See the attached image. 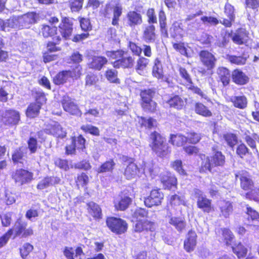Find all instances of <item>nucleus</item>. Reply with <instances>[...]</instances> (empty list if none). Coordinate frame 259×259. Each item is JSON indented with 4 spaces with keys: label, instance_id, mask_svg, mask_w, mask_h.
Returning <instances> with one entry per match:
<instances>
[{
    "label": "nucleus",
    "instance_id": "obj_1",
    "mask_svg": "<svg viewBox=\"0 0 259 259\" xmlns=\"http://www.w3.org/2000/svg\"><path fill=\"white\" fill-rule=\"evenodd\" d=\"M149 147L153 153L157 157L164 158L171 153V148L166 142V139L159 132L154 131L148 136Z\"/></svg>",
    "mask_w": 259,
    "mask_h": 259
},
{
    "label": "nucleus",
    "instance_id": "obj_2",
    "mask_svg": "<svg viewBox=\"0 0 259 259\" xmlns=\"http://www.w3.org/2000/svg\"><path fill=\"white\" fill-rule=\"evenodd\" d=\"M212 153L210 156H206L203 153L199 154V157L202 161L199 167L200 173L204 174L212 172V168L214 167L223 166L226 162L225 156L218 150L215 147L211 148Z\"/></svg>",
    "mask_w": 259,
    "mask_h": 259
},
{
    "label": "nucleus",
    "instance_id": "obj_3",
    "mask_svg": "<svg viewBox=\"0 0 259 259\" xmlns=\"http://www.w3.org/2000/svg\"><path fill=\"white\" fill-rule=\"evenodd\" d=\"M127 52L121 49L106 52V55L109 60H114L111 62V64L116 69L131 68L133 67L135 63L134 58L130 55L127 56Z\"/></svg>",
    "mask_w": 259,
    "mask_h": 259
},
{
    "label": "nucleus",
    "instance_id": "obj_4",
    "mask_svg": "<svg viewBox=\"0 0 259 259\" xmlns=\"http://www.w3.org/2000/svg\"><path fill=\"white\" fill-rule=\"evenodd\" d=\"M155 88L141 90L140 92V104L142 110L148 113H155L157 110V104L153 99L155 96Z\"/></svg>",
    "mask_w": 259,
    "mask_h": 259
},
{
    "label": "nucleus",
    "instance_id": "obj_5",
    "mask_svg": "<svg viewBox=\"0 0 259 259\" xmlns=\"http://www.w3.org/2000/svg\"><path fill=\"white\" fill-rule=\"evenodd\" d=\"M32 95L35 101L28 105L25 112L26 116L30 118H35L39 115L42 105L47 101L46 95L42 91H32Z\"/></svg>",
    "mask_w": 259,
    "mask_h": 259
},
{
    "label": "nucleus",
    "instance_id": "obj_6",
    "mask_svg": "<svg viewBox=\"0 0 259 259\" xmlns=\"http://www.w3.org/2000/svg\"><path fill=\"white\" fill-rule=\"evenodd\" d=\"M194 195L196 198V206L204 214L209 215L215 211V207L211 199L208 198L203 192L196 189Z\"/></svg>",
    "mask_w": 259,
    "mask_h": 259
},
{
    "label": "nucleus",
    "instance_id": "obj_7",
    "mask_svg": "<svg viewBox=\"0 0 259 259\" xmlns=\"http://www.w3.org/2000/svg\"><path fill=\"white\" fill-rule=\"evenodd\" d=\"M59 22V19L57 17H52L50 19V52L59 50L58 45L61 40V37L57 26Z\"/></svg>",
    "mask_w": 259,
    "mask_h": 259
},
{
    "label": "nucleus",
    "instance_id": "obj_8",
    "mask_svg": "<svg viewBox=\"0 0 259 259\" xmlns=\"http://www.w3.org/2000/svg\"><path fill=\"white\" fill-rule=\"evenodd\" d=\"M106 224L108 229L116 235L125 233L128 228L127 223L125 220L115 217H107Z\"/></svg>",
    "mask_w": 259,
    "mask_h": 259
},
{
    "label": "nucleus",
    "instance_id": "obj_9",
    "mask_svg": "<svg viewBox=\"0 0 259 259\" xmlns=\"http://www.w3.org/2000/svg\"><path fill=\"white\" fill-rule=\"evenodd\" d=\"M164 194L160 188L154 187L151 190L148 196L144 197V203L148 208L161 205L164 200Z\"/></svg>",
    "mask_w": 259,
    "mask_h": 259
},
{
    "label": "nucleus",
    "instance_id": "obj_10",
    "mask_svg": "<svg viewBox=\"0 0 259 259\" xmlns=\"http://www.w3.org/2000/svg\"><path fill=\"white\" fill-rule=\"evenodd\" d=\"M11 177L15 184L23 186L32 181L33 174L27 169L19 168L12 172Z\"/></svg>",
    "mask_w": 259,
    "mask_h": 259
},
{
    "label": "nucleus",
    "instance_id": "obj_11",
    "mask_svg": "<svg viewBox=\"0 0 259 259\" xmlns=\"http://www.w3.org/2000/svg\"><path fill=\"white\" fill-rule=\"evenodd\" d=\"M63 110L69 115L80 117L82 112L74 100L67 95H64L61 100Z\"/></svg>",
    "mask_w": 259,
    "mask_h": 259
},
{
    "label": "nucleus",
    "instance_id": "obj_12",
    "mask_svg": "<svg viewBox=\"0 0 259 259\" xmlns=\"http://www.w3.org/2000/svg\"><path fill=\"white\" fill-rule=\"evenodd\" d=\"M70 140L71 143L65 148L66 155H74L76 150L83 151L85 149L86 140L82 135L72 136Z\"/></svg>",
    "mask_w": 259,
    "mask_h": 259
},
{
    "label": "nucleus",
    "instance_id": "obj_13",
    "mask_svg": "<svg viewBox=\"0 0 259 259\" xmlns=\"http://www.w3.org/2000/svg\"><path fill=\"white\" fill-rule=\"evenodd\" d=\"M74 20V19L72 17H62L61 22L58 25L60 35L66 40L70 39L73 34Z\"/></svg>",
    "mask_w": 259,
    "mask_h": 259
},
{
    "label": "nucleus",
    "instance_id": "obj_14",
    "mask_svg": "<svg viewBox=\"0 0 259 259\" xmlns=\"http://www.w3.org/2000/svg\"><path fill=\"white\" fill-rule=\"evenodd\" d=\"M14 236L21 238H27L33 234V230L31 227H28V224L21 218L16 220L15 228L13 229Z\"/></svg>",
    "mask_w": 259,
    "mask_h": 259
},
{
    "label": "nucleus",
    "instance_id": "obj_15",
    "mask_svg": "<svg viewBox=\"0 0 259 259\" xmlns=\"http://www.w3.org/2000/svg\"><path fill=\"white\" fill-rule=\"evenodd\" d=\"M155 230V223L147 219L136 222L134 226L135 232H144L146 234H149L151 239L154 237Z\"/></svg>",
    "mask_w": 259,
    "mask_h": 259
},
{
    "label": "nucleus",
    "instance_id": "obj_16",
    "mask_svg": "<svg viewBox=\"0 0 259 259\" xmlns=\"http://www.w3.org/2000/svg\"><path fill=\"white\" fill-rule=\"evenodd\" d=\"M159 181L164 190H175L178 188L177 178L170 171L161 174L159 176Z\"/></svg>",
    "mask_w": 259,
    "mask_h": 259
},
{
    "label": "nucleus",
    "instance_id": "obj_17",
    "mask_svg": "<svg viewBox=\"0 0 259 259\" xmlns=\"http://www.w3.org/2000/svg\"><path fill=\"white\" fill-rule=\"evenodd\" d=\"M235 178L239 179L240 182V187L244 191H250L254 187V182L251 179L249 173L245 170H241L237 171L235 175Z\"/></svg>",
    "mask_w": 259,
    "mask_h": 259
},
{
    "label": "nucleus",
    "instance_id": "obj_18",
    "mask_svg": "<svg viewBox=\"0 0 259 259\" xmlns=\"http://www.w3.org/2000/svg\"><path fill=\"white\" fill-rule=\"evenodd\" d=\"M200 60L208 71L212 70L215 67L217 59L214 55L206 50H201L199 53Z\"/></svg>",
    "mask_w": 259,
    "mask_h": 259
},
{
    "label": "nucleus",
    "instance_id": "obj_19",
    "mask_svg": "<svg viewBox=\"0 0 259 259\" xmlns=\"http://www.w3.org/2000/svg\"><path fill=\"white\" fill-rule=\"evenodd\" d=\"M224 12L228 18H223L222 20L220 21V23L226 28H230L235 20V9L228 0L227 1L224 6Z\"/></svg>",
    "mask_w": 259,
    "mask_h": 259
},
{
    "label": "nucleus",
    "instance_id": "obj_20",
    "mask_svg": "<svg viewBox=\"0 0 259 259\" xmlns=\"http://www.w3.org/2000/svg\"><path fill=\"white\" fill-rule=\"evenodd\" d=\"M217 236L219 242L223 243L227 246H231L235 240V236L233 232L226 227L219 229Z\"/></svg>",
    "mask_w": 259,
    "mask_h": 259
},
{
    "label": "nucleus",
    "instance_id": "obj_21",
    "mask_svg": "<svg viewBox=\"0 0 259 259\" xmlns=\"http://www.w3.org/2000/svg\"><path fill=\"white\" fill-rule=\"evenodd\" d=\"M128 47L133 54L135 56H141L143 51L145 57L151 58L152 56V48L150 45H143L142 49L138 44L130 41L128 44Z\"/></svg>",
    "mask_w": 259,
    "mask_h": 259
},
{
    "label": "nucleus",
    "instance_id": "obj_22",
    "mask_svg": "<svg viewBox=\"0 0 259 259\" xmlns=\"http://www.w3.org/2000/svg\"><path fill=\"white\" fill-rule=\"evenodd\" d=\"M3 119L5 125L10 126L18 124L20 120L19 111L14 109H8L5 111Z\"/></svg>",
    "mask_w": 259,
    "mask_h": 259
},
{
    "label": "nucleus",
    "instance_id": "obj_23",
    "mask_svg": "<svg viewBox=\"0 0 259 259\" xmlns=\"http://www.w3.org/2000/svg\"><path fill=\"white\" fill-rule=\"evenodd\" d=\"M197 235L193 230H190L184 241V249L187 252L190 253L193 251L197 243Z\"/></svg>",
    "mask_w": 259,
    "mask_h": 259
},
{
    "label": "nucleus",
    "instance_id": "obj_24",
    "mask_svg": "<svg viewBox=\"0 0 259 259\" xmlns=\"http://www.w3.org/2000/svg\"><path fill=\"white\" fill-rule=\"evenodd\" d=\"M87 210L88 216L94 220L99 221L103 218L101 206L95 202L90 201L87 203Z\"/></svg>",
    "mask_w": 259,
    "mask_h": 259
},
{
    "label": "nucleus",
    "instance_id": "obj_25",
    "mask_svg": "<svg viewBox=\"0 0 259 259\" xmlns=\"http://www.w3.org/2000/svg\"><path fill=\"white\" fill-rule=\"evenodd\" d=\"M217 81L221 82L223 87L229 85L231 79L230 70L227 67L220 66L217 69Z\"/></svg>",
    "mask_w": 259,
    "mask_h": 259
},
{
    "label": "nucleus",
    "instance_id": "obj_26",
    "mask_svg": "<svg viewBox=\"0 0 259 259\" xmlns=\"http://www.w3.org/2000/svg\"><path fill=\"white\" fill-rule=\"evenodd\" d=\"M127 24L131 27H135L143 23L142 14L138 11H130L126 15Z\"/></svg>",
    "mask_w": 259,
    "mask_h": 259
},
{
    "label": "nucleus",
    "instance_id": "obj_27",
    "mask_svg": "<svg viewBox=\"0 0 259 259\" xmlns=\"http://www.w3.org/2000/svg\"><path fill=\"white\" fill-rule=\"evenodd\" d=\"M231 79L233 82L238 85H244L248 83L249 78L241 70L236 68L232 71Z\"/></svg>",
    "mask_w": 259,
    "mask_h": 259
},
{
    "label": "nucleus",
    "instance_id": "obj_28",
    "mask_svg": "<svg viewBox=\"0 0 259 259\" xmlns=\"http://www.w3.org/2000/svg\"><path fill=\"white\" fill-rule=\"evenodd\" d=\"M132 202V199L128 196L119 195L118 198L114 200V207L117 211H124L129 207Z\"/></svg>",
    "mask_w": 259,
    "mask_h": 259
},
{
    "label": "nucleus",
    "instance_id": "obj_29",
    "mask_svg": "<svg viewBox=\"0 0 259 259\" xmlns=\"http://www.w3.org/2000/svg\"><path fill=\"white\" fill-rule=\"evenodd\" d=\"M248 32L243 28H238L231 37L233 42L237 45H243L247 41Z\"/></svg>",
    "mask_w": 259,
    "mask_h": 259
},
{
    "label": "nucleus",
    "instance_id": "obj_30",
    "mask_svg": "<svg viewBox=\"0 0 259 259\" xmlns=\"http://www.w3.org/2000/svg\"><path fill=\"white\" fill-rule=\"evenodd\" d=\"M157 38L156 27L153 24L145 26L142 32V39L146 42H153Z\"/></svg>",
    "mask_w": 259,
    "mask_h": 259
},
{
    "label": "nucleus",
    "instance_id": "obj_31",
    "mask_svg": "<svg viewBox=\"0 0 259 259\" xmlns=\"http://www.w3.org/2000/svg\"><path fill=\"white\" fill-rule=\"evenodd\" d=\"M26 152L25 151V148L22 146L18 147L12 152V160L14 164L23 165L26 161Z\"/></svg>",
    "mask_w": 259,
    "mask_h": 259
},
{
    "label": "nucleus",
    "instance_id": "obj_32",
    "mask_svg": "<svg viewBox=\"0 0 259 259\" xmlns=\"http://www.w3.org/2000/svg\"><path fill=\"white\" fill-rule=\"evenodd\" d=\"M170 108L180 110L185 107V102L178 95H172L168 100L165 101Z\"/></svg>",
    "mask_w": 259,
    "mask_h": 259
},
{
    "label": "nucleus",
    "instance_id": "obj_33",
    "mask_svg": "<svg viewBox=\"0 0 259 259\" xmlns=\"http://www.w3.org/2000/svg\"><path fill=\"white\" fill-rule=\"evenodd\" d=\"M168 217L169 224L174 226L180 233L185 230L187 223L184 217H174L170 214Z\"/></svg>",
    "mask_w": 259,
    "mask_h": 259
},
{
    "label": "nucleus",
    "instance_id": "obj_34",
    "mask_svg": "<svg viewBox=\"0 0 259 259\" xmlns=\"http://www.w3.org/2000/svg\"><path fill=\"white\" fill-rule=\"evenodd\" d=\"M108 63L107 59L102 56H94L88 64L90 68L95 70L100 71Z\"/></svg>",
    "mask_w": 259,
    "mask_h": 259
},
{
    "label": "nucleus",
    "instance_id": "obj_35",
    "mask_svg": "<svg viewBox=\"0 0 259 259\" xmlns=\"http://www.w3.org/2000/svg\"><path fill=\"white\" fill-rule=\"evenodd\" d=\"M233 252L236 255L238 259H251L252 257L247 256V248L241 242H239L231 247Z\"/></svg>",
    "mask_w": 259,
    "mask_h": 259
},
{
    "label": "nucleus",
    "instance_id": "obj_36",
    "mask_svg": "<svg viewBox=\"0 0 259 259\" xmlns=\"http://www.w3.org/2000/svg\"><path fill=\"white\" fill-rule=\"evenodd\" d=\"M152 76L157 79H162L164 78L163 66L160 59L156 57L153 61L152 68Z\"/></svg>",
    "mask_w": 259,
    "mask_h": 259
},
{
    "label": "nucleus",
    "instance_id": "obj_37",
    "mask_svg": "<svg viewBox=\"0 0 259 259\" xmlns=\"http://www.w3.org/2000/svg\"><path fill=\"white\" fill-rule=\"evenodd\" d=\"M158 20L161 35L165 38H168L169 35L167 27V18L165 12L162 9L158 12Z\"/></svg>",
    "mask_w": 259,
    "mask_h": 259
},
{
    "label": "nucleus",
    "instance_id": "obj_38",
    "mask_svg": "<svg viewBox=\"0 0 259 259\" xmlns=\"http://www.w3.org/2000/svg\"><path fill=\"white\" fill-rule=\"evenodd\" d=\"M186 136L180 133L170 134L168 142L174 146H184L186 144Z\"/></svg>",
    "mask_w": 259,
    "mask_h": 259
},
{
    "label": "nucleus",
    "instance_id": "obj_39",
    "mask_svg": "<svg viewBox=\"0 0 259 259\" xmlns=\"http://www.w3.org/2000/svg\"><path fill=\"white\" fill-rule=\"evenodd\" d=\"M230 101L233 106L240 109L246 108L248 105V100L244 95L232 96L230 99Z\"/></svg>",
    "mask_w": 259,
    "mask_h": 259
},
{
    "label": "nucleus",
    "instance_id": "obj_40",
    "mask_svg": "<svg viewBox=\"0 0 259 259\" xmlns=\"http://www.w3.org/2000/svg\"><path fill=\"white\" fill-rule=\"evenodd\" d=\"M195 112L204 117H210L212 116V113L208 107L200 102H196L194 105Z\"/></svg>",
    "mask_w": 259,
    "mask_h": 259
},
{
    "label": "nucleus",
    "instance_id": "obj_41",
    "mask_svg": "<svg viewBox=\"0 0 259 259\" xmlns=\"http://www.w3.org/2000/svg\"><path fill=\"white\" fill-rule=\"evenodd\" d=\"M137 60L135 69L138 73L142 74L149 65L150 61L148 57L142 56H138Z\"/></svg>",
    "mask_w": 259,
    "mask_h": 259
},
{
    "label": "nucleus",
    "instance_id": "obj_42",
    "mask_svg": "<svg viewBox=\"0 0 259 259\" xmlns=\"http://www.w3.org/2000/svg\"><path fill=\"white\" fill-rule=\"evenodd\" d=\"M37 14L34 12H28L21 16L19 22L25 27L36 22Z\"/></svg>",
    "mask_w": 259,
    "mask_h": 259
},
{
    "label": "nucleus",
    "instance_id": "obj_43",
    "mask_svg": "<svg viewBox=\"0 0 259 259\" xmlns=\"http://www.w3.org/2000/svg\"><path fill=\"white\" fill-rule=\"evenodd\" d=\"M220 216L228 218L233 210L232 203L230 201L223 200L219 207Z\"/></svg>",
    "mask_w": 259,
    "mask_h": 259
},
{
    "label": "nucleus",
    "instance_id": "obj_44",
    "mask_svg": "<svg viewBox=\"0 0 259 259\" xmlns=\"http://www.w3.org/2000/svg\"><path fill=\"white\" fill-rule=\"evenodd\" d=\"M113 17L112 18L111 24L113 26H118L120 18L122 14V7L119 3L116 4L112 9Z\"/></svg>",
    "mask_w": 259,
    "mask_h": 259
},
{
    "label": "nucleus",
    "instance_id": "obj_45",
    "mask_svg": "<svg viewBox=\"0 0 259 259\" xmlns=\"http://www.w3.org/2000/svg\"><path fill=\"white\" fill-rule=\"evenodd\" d=\"M202 134L200 133L191 131L187 133L186 136V144L196 145L199 143L202 139Z\"/></svg>",
    "mask_w": 259,
    "mask_h": 259
},
{
    "label": "nucleus",
    "instance_id": "obj_46",
    "mask_svg": "<svg viewBox=\"0 0 259 259\" xmlns=\"http://www.w3.org/2000/svg\"><path fill=\"white\" fill-rule=\"evenodd\" d=\"M50 133L57 139H63L66 137V132L59 124L51 126Z\"/></svg>",
    "mask_w": 259,
    "mask_h": 259
},
{
    "label": "nucleus",
    "instance_id": "obj_47",
    "mask_svg": "<svg viewBox=\"0 0 259 259\" xmlns=\"http://www.w3.org/2000/svg\"><path fill=\"white\" fill-rule=\"evenodd\" d=\"M89 177L88 175L82 172L77 175L75 178V184L78 189L86 186L89 183Z\"/></svg>",
    "mask_w": 259,
    "mask_h": 259
},
{
    "label": "nucleus",
    "instance_id": "obj_48",
    "mask_svg": "<svg viewBox=\"0 0 259 259\" xmlns=\"http://www.w3.org/2000/svg\"><path fill=\"white\" fill-rule=\"evenodd\" d=\"M77 19L79 21L80 28L83 32L89 33L90 31L92 30L93 26L89 18L78 16Z\"/></svg>",
    "mask_w": 259,
    "mask_h": 259
},
{
    "label": "nucleus",
    "instance_id": "obj_49",
    "mask_svg": "<svg viewBox=\"0 0 259 259\" xmlns=\"http://www.w3.org/2000/svg\"><path fill=\"white\" fill-rule=\"evenodd\" d=\"M138 172L139 168L135 163H129L125 167L123 174L127 179H131L134 178Z\"/></svg>",
    "mask_w": 259,
    "mask_h": 259
},
{
    "label": "nucleus",
    "instance_id": "obj_50",
    "mask_svg": "<svg viewBox=\"0 0 259 259\" xmlns=\"http://www.w3.org/2000/svg\"><path fill=\"white\" fill-rule=\"evenodd\" d=\"M170 167L177 173L182 176H187V173L184 169L183 162L181 159H176L171 162Z\"/></svg>",
    "mask_w": 259,
    "mask_h": 259
},
{
    "label": "nucleus",
    "instance_id": "obj_51",
    "mask_svg": "<svg viewBox=\"0 0 259 259\" xmlns=\"http://www.w3.org/2000/svg\"><path fill=\"white\" fill-rule=\"evenodd\" d=\"M117 75V71L112 69H107L105 72V77L110 83H120V81Z\"/></svg>",
    "mask_w": 259,
    "mask_h": 259
},
{
    "label": "nucleus",
    "instance_id": "obj_52",
    "mask_svg": "<svg viewBox=\"0 0 259 259\" xmlns=\"http://www.w3.org/2000/svg\"><path fill=\"white\" fill-rule=\"evenodd\" d=\"M132 217L136 222L144 220V219H146L148 217V211L145 208H138L134 211Z\"/></svg>",
    "mask_w": 259,
    "mask_h": 259
},
{
    "label": "nucleus",
    "instance_id": "obj_53",
    "mask_svg": "<svg viewBox=\"0 0 259 259\" xmlns=\"http://www.w3.org/2000/svg\"><path fill=\"white\" fill-rule=\"evenodd\" d=\"M247 220L251 222H259V213L248 204L246 205Z\"/></svg>",
    "mask_w": 259,
    "mask_h": 259
},
{
    "label": "nucleus",
    "instance_id": "obj_54",
    "mask_svg": "<svg viewBox=\"0 0 259 259\" xmlns=\"http://www.w3.org/2000/svg\"><path fill=\"white\" fill-rule=\"evenodd\" d=\"M227 59L231 64L239 66L245 65L247 61V58L242 56L227 55Z\"/></svg>",
    "mask_w": 259,
    "mask_h": 259
},
{
    "label": "nucleus",
    "instance_id": "obj_55",
    "mask_svg": "<svg viewBox=\"0 0 259 259\" xmlns=\"http://www.w3.org/2000/svg\"><path fill=\"white\" fill-rule=\"evenodd\" d=\"M223 138L227 143L228 146L233 148L238 142L237 136L232 133H226L223 135Z\"/></svg>",
    "mask_w": 259,
    "mask_h": 259
},
{
    "label": "nucleus",
    "instance_id": "obj_56",
    "mask_svg": "<svg viewBox=\"0 0 259 259\" xmlns=\"http://www.w3.org/2000/svg\"><path fill=\"white\" fill-rule=\"evenodd\" d=\"M182 24L177 21H174L169 28L170 37L176 38L180 35L181 30H182Z\"/></svg>",
    "mask_w": 259,
    "mask_h": 259
},
{
    "label": "nucleus",
    "instance_id": "obj_57",
    "mask_svg": "<svg viewBox=\"0 0 259 259\" xmlns=\"http://www.w3.org/2000/svg\"><path fill=\"white\" fill-rule=\"evenodd\" d=\"M236 154L239 157L243 158L248 155H251V153L244 143H241L236 147Z\"/></svg>",
    "mask_w": 259,
    "mask_h": 259
},
{
    "label": "nucleus",
    "instance_id": "obj_58",
    "mask_svg": "<svg viewBox=\"0 0 259 259\" xmlns=\"http://www.w3.org/2000/svg\"><path fill=\"white\" fill-rule=\"evenodd\" d=\"M68 78L67 70H63L58 72L53 78V82L57 85L62 84L66 82Z\"/></svg>",
    "mask_w": 259,
    "mask_h": 259
},
{
    "label": "nucleus",
    "instance_id": "obj_59",
    "mask_svg": "<svg viewBox=\"0 0 259 259\" xmlns=\"http://www.w3.org/2000/svg\"><path fill=\"white\" fill-rule=\"evenodd\" d=\"M115 163L113 159H110L103 163L99 167L98 172L99 173H103L106 172H111L114 169Z\"/></svg>",
    "mask_w": 259,
    "mask_h": 259
},
{
    "label": "nucleus",
    "instance_id": "obj_60",
    "mask_svg": "<svg viewBox=\"0 0 259 259\" xmlns=\"http://www.w3.org/2000/svg\"><path fill=\"white\" fill-rule=\"evenodd\" d=\"M68 76L73 79H77L82 74V68L79 65H76L71 70H67Z\"/></svg>",
    "mask_w": 259,
    "mask_h": 259
},
{
    "label": "nucleus",
    "instance_id": "obj_61",
    "mask_svg": "<svg viewBox=\"0 0 259 259\" xmlns=\"http://www.w3.org/2000/svg\"><path fill=\"white\" fill-rule=\"evenodd\" d=\"M80 129L85 133H89L94 136L100 135V130L97 126L91 124H84L80 126Z\"/></svg>",
    "mask_w": 259,
    "mask_h": 259
},
{
    "label": "nucleus",
    "instance_id": "obj_62",
    "mask_svg": "<svg viewBox=\"0 0 259 259\" xmlns=\"http://www.w3.org/2000/svg\"><path fill=\"white\" fill-rule=\"evenodd\" d=\"M84 0H69L68 6L72 12H78L83 7Z\"/></svg>",
    "mask_w": 259,
    "mask_h": 259
},
{
    "label": "nucleus",
    "instance_id": "obj_63",
    "mask_svg": "<svg viewBox=\"0 0 259 259\" xmlns=\"http://www.w3.org/2000/svg\"><path fill=\"white\" fill-rule=\"evenodd\" d=\"M39 204L37 203L33 205L31 208L28 209L25 213V217L29 220L33 218H36L39 215Z\"/></svg>",
    "mask_w": 259,
    "mask_h": 259
},
{
    "label": "nucleus",
    "instance_id": "obj_64",
    "mask_svg": "<svg viewBox=\"0 0 259 259\" xmlns=\"http://www.w3.org/2000/svg\"><path fill=\"white\" fill-rule=\"evenodd\" d=\"M246 199L259 202V187L252 189L245 194Z\"/></svg>",
    "mask_w": 259,
    "mask_h": 259
}]
</instances>
